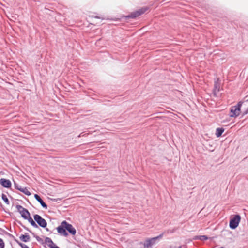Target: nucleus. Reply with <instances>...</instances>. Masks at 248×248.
<instances>
[{
    "instance_id": "f257e3e1",
    "label": "nucleus",
    "mask_w": 248,
    "mask_h": 248,
    "mask_svg": "<svg viewBox=\"0 0 248 248\" xmlns=\"http://www.w3.org/2000/svg\"><path fill=\"white\" fill-rule=\"evenodd\" d=\"M242 105V102H239L236 105L231 107L230 114L231 117H236L240 115Z\"/></svg>"
},
{
    "instance_id": "f03ea898",
    "label": "nucleus",
    "mask_w": 248,
    "mask_h": 248,
    "mask_svg": "<svg viewBox=\"0 0 248 248\" xmlns=\"http://www.w3.org/2000/svg\"><path fill=\"white\" fill-rule=\"evenodd\" d=\"M241 217L239 215H235L233 218L231 219L229 223L230 228L232 229H236L240 221Z\"/></svg>"
},
{
    "instance_id": "7ed1b4c3",
    "label": "nucleus",
    "mask_w": 248,
    "mask_h": 248,
    "mask_svg": "<svg viewBox=\"0 0 248 248\" xmlns=\"http://www.w3.org/2000/svg\"><path fill=\"white\" fill-rule=\"evenodd\" d=\"M149 8L150 7L148 6H143L131 12L126 16H141L146 13V11L149 10Z\"/></svg>"
},
{
    "instance_id": "20e7f679",
    "label": "nucleus",
    "mask_w": 248,
    "mask_h": 248,
    "mask_svg": "<svg viewBox=\"0 0 248 248\" xmlns=\"http://www.w3.org/2000/svg\"><path fill=\"white\" fill-rule=\"evenodd\" d=\"M16 209L20 213L22 217L25 219H27L30 217V214L28 210L22 207L21 205H16Z\"/></svg>"
},
{
    "instance_id": "39448f33",
    "label": "nucleus",
    "mask_w": 248,
    "mask_h": 248,
    "mask_svg": "<svg viewBox=\"0 0 248 248\" xmlns=\"http://www.w3.org/2000/svg\"><path fill=\"white\" fill-rule=\"evenodd\" d=\"M34 219L37 222L38 224L41 227H46L47 222L46 220L37 214L35 215L34 216Z\"/></svg>"
},
{
    "instance_id": "423d86ee",
    "label": "nucleus",
    "mask_w": 248,
    "mask_h": 248,
    "mask_svg": "<svg viewBox=\"0 0 248 248\" xmlns=\"http://www.w3.org/2000/svg\"><path fill=\"white\" fill-rule=\"evenodd\" d=\"M66 224V221H63L61 223V225L58 226L57 228L58 232L62 235L64 236H67L68 235L67 232H66V229L65 228V225Z\"/></svg>"
},
{
    "instance_id": "0eeeda50",
    "label": "nucleus",
    "mask_w": 248,
    "mask_h": 248,
    "mask_svg": "<svg viewBox=\"0 0 248 248\" xmlns=\"http://www.w3.org/2000/svg\"><path fill=\"white\" fill-rule=\"evenodd\" d=\"M64 225L66 230H67L72 235H75L76 234V231L71 224L68 223L66 221V224Z\"/></svg>"
},
{
    "instance_id": "6e6552de",
    "label": "nucleus",
    "mask_w": 248,
    "mask_h": 248,
    "mask_svg": "<svg viewBox=\"0 0 248 248\" xmlns=\"http://www.w3.org/2000/svg\"><path fill=\"white\" fill-rule=\"evenodd\" d=\"M0 184L4 187L10 188L11 186V183L9 180L1 178L0 180Z\"/></svg>"
},
{
    "instance_id": "1a4fd4ad",
    "label": "nucleus",
    "mask_w": 248,
    "mask_h": 248,
    "mask_svg": "<svg viewBox=\"0 0 248 248\" xmlns=\"http://www.w3.org/2000/svg\"><path fill=\"white\" fill-rule=\"evenodd\" d=\"M34 197L35 199L41 204L43 207L46 209L47 207V205L44 202V201L42 200L40 197L37 194L34 195Z\"/></svg>"
},
{
    "instance_id": "9d476101",
    "label": "nucleus",
    "mask_w": 248,
    "mask_h": 248,
    "mask_svg": "<svg viewBox=\"0 0 248 248\" xmlns=\"http://www.w3.org/2000/svg\"><path fill=\"white\" fill-rule=\"evenodd\" d=\"M163 235V233H161V234H160L159 235H158L157 237H155L151 238H150V239H148V240H149V241H150L151 242V244L153 246V245L155 244L156 241L157 240L162 238Z\"/></svg>"
},
{
    "instance_id": "9b49d317",
    "label": "nucleus",
    "mask_w": 248,
    "mask_h": 248,
    "mask_svg": "<svg viewBox=\"0 0 248 248\" xmlns=\"http://www.w3.org/2000/svg\"><path fill=\"white\" fill-rule=\"evenodd\" d=\"M224 131V129L223 128H222V127L221 128H217L216 129V133H215L216 136L217 137H220Z\"/></svg>"
},
{
    "instance_id": "f8f14e48",
    "label": "nucleus",
    "mask_w": 248,
    "mask_h": 248,
    "mask_svg": "<svg viewBox=\"0 0 248 248\" xmlns=\"http://www.w3.org/2000/svg\"><path fill=\"white\" fill-rule=\"evenodd\" d=\"M45 242L49 247L50 248L55 245V244L53 243L51 238L49 237H46L45 239Z\"/></svg>"
},
{
    "instance_id": "ddd939ff",
    "label": "nucleus",
    "mask_w": 248,
    "mask_h": 248,
    "mask_svg": "<svg viewBox=\"0 0 248 248\" xmlns=\"http://www.w3.org/2000/svg\"><path fill=\"white\" fill-rule=\"evenodd\" d=\"M20 239L24 242H29L30 240V237L29 235L22 234L20 237Z\"/></svg>"
},
{
    "instance_id": "4468645a",
    "label": "nucleus",
    "mask_w": 248,
    "mask_h": 248,
    "mask_svg": "<svg viewBox=\"0 0 248 248\" xmlns=\"http://www.w3.org/2000/svg\"><path fill=\"white\" fill-rule=\"evenodd\" d=\"M194 239L205 241L208 240V237L206 235H197L195 237Z\"/></svg>"
},
{
    "instance_id": "2eb2a0df",
    "label": "nucleus",
    "mask_w": 248,
    "mask_h": 248,
    "mask_svg": "<svg viewBox=\"0 0 248 248\" xmlns=\"http://www.w3.org/2000/svg\"><path fill=\"white\" fill-rule=\"evenodd\" d=\"M28 221L31 223V224L35 228H38L37 224L34 222V221L32 219V218L30 217L28 218L27 219Z\"/></svg>"
},
{
    "instance_id": "dca6fc26",
    "label": "nucleus",
    "mask_w": 248,
    "mask_h": 248,
    "mask_svg": "<svg viewBox=\"0 0 248 248\" xmlns=\"http://www.w3.org/2000/svg\"><path fill=\"white\" fill-rule=\"evenodd\" d=\"M102 19H107V20H114V21H117L121 19L120 18H117L114 17L113 18L112 16H105L104 17H103Z\"/></svg>"
},
{
    "instance_id": "f3484780",
    "label": "nucleus",
    "mask_w": 248,
    "mask_h": 248,
    "mask_svg": "<svg viewBox=\"0 0 248 248\" xmlns=\"http://www.w3.org/2000/svg\"><path fill=\"white\" fill-rule=\"evenodd\" d=\"M144 248H152V245L148 239H147L144 243Z\"/></svg>"
},
{
    "instance_id": "a211bd4d",
    "label": "nucleus",
    "mask_w": 248,
    "mask_h": 248,
    "mask_svg": "<svg viewBox=\"0 0 248 248\" xmlns=\"http://www.w3.org/2000/svg\"><path fill=\"white\" fill-rule=\"evenodd\" d=\"M19 190L22 192L26 195L29 196L31 195V193L29 192V191L28 190V189L26 187H24L23 188H20V189H19Z\"/></svg>"
},
{
    "instance_id": "6ab92c4d",
    "label": "nucleus",
    "mask_w": 248,
    "mask_h": 248,
    "mask_svg": "<svg viewBox=\"0 0 248 248\" xmlns=\"http://www.w3.org/2000/svg\"><path fill=\"white\" fill-rule=\"evenodd\" d=\"M2 199L4 201V202H5V203H6L7 204H9V201L6 195H5L4 194H2Z\"/></svg>"
},
{
    "instance_id": "aec40b11",
    "label": "nucleus",
    "mask_w": 248,
    "mask_h": 248,
    "mask_svg": "<svg viewBox=\"0 0 248 248\" xmlns=\"http://www.w3.org/2000/svg\"><path fill=\"white\" fill-rule=\"evenodd\" d=\"M214 90H217V91H219V84H218L217 81L215 82Z\"/></svg>"
},
{
    "instance_id": "412c9836",
    "label": "nucleus",
    "mask_w": 248,
    "mask_h": 248,
    "mask_svg": "<svg viewBox=\"0 0 248 248\" xmlns=\"http://www.w3.org/2000/svg\"><path fill=\"white\" fill-rule=\"evenodd\" d=\"M4 248V243L3 240L0 238V248Z\"/></svg>"
},
{
    "instance_id": "4be33fe9",
    "label": "nucleus",
    "mask_w": 248,
    "mask_h": 248,
    "mask_svg": "<svg viewBox=\"0 0 248 248\" xmlns=\"http://www.w3.org/2000/svg\"><path fill=\"white\" fill-rule=\"evenodd\" d=\"M18 245L22 248H29L28 246H27L26 245L24 244L21 243H18Z\"/></svg>"
},
{
    "instance_id": "5701e85b",
    "label": "nucleus",
    "mask_w": 248,
    "mask_h": 248,
    "mask_svg": "<svg viewBox=\"0 0 248 248\" xmlns=\"http://www.w3.org/2000/svg\"><path fill=\"white\" fill-rule=\"evenodd\" d=\"M137 16H122V17H124L125 18V19H129V18H133V19H135L137 17Z\"/></svg>"
},
{
    "instance_id": "b1692460",
    "label": "nucleus",
    "mask_w": 248,
    "mask_h": 248,
    "mask_svg": "<svg viewBox=\"0 0 248 248\" xmlns=\"http://www.w3.org/2000/svg\"><path fill=\"white\" fill-rule=\"evenodd\" d=\"M248 113V107L247 108L246 110L243 112V115H245Z\"/></svg>"
},
{
    "instance_id": "393cba45",
    "label": "nucleus",
    "mask_w": 248,
    "mask_h": 248,
    "mask_svg": "<svg viewBox=\"0 0 248 248\" xmlns=\"http://www.w3.org/2000/svg\"><path fill=\"white\" fill-rule=\"evenodd\" d=\"M15 188L18 189H20V188H22L21 186L19 187L17 185H16V184H15Z\"/></svg>"
},
{
    "instance_id": "a878e982",
    "label": "nucleus",
    "mask_w": 248,
    "mask_h": 248,
    "mask_svg": "<svg viewBox=\"0 0 248 248\" xmlns=\"http://www.w3.org/2000/svg\"><path fill=\"white\" fill-rule=\"evenodd\" d=\"M98 154H96L95 156H94V160L97 159L99 157Z\"/></svg>"
},
{
    "instance_id": "bb28decb",
    "label": "nucleus",
    "mask_w": 248,
    "mask_h": 248,
    "mask_svg": "<svg viewBox=\"0 0 248 248\" xmlns=\"http://www.w3.org/2000/svg\"><path fill=\"white\" fill-rule=\"evenodd\" d=\"M93 146H94V149H97V148H101V147H98V146H95V145L94 144L93 145Z\"/></svg>"
},
{
    "instance_id": "cd10ccee",
    "label": "nucleus",
    "mask_w": 248,
    "mask_h": 248,
    "mask_svg": "<svg viewBox=\"0 0 248 248\" xmlns=\"http://www.w3.org/2000/svg\"><path fill=\"white\" fill-rule=\"evenodd\" d=\"M51 248H59L58 246H56L55 245L52 246Z\"/></svg>"
},
{
    "instance_id": "c85d7f7f",
    "label": "nucleus",
    "mask_w": 248,
    "mask_h": 248,
    "mask_svg": "<svg viewBox=\"0 0 248 248\" xmlns=\"http://www.w3.org/2000/svg\"><path fill=\"white\" fill-rule=\"evenodd\" d=\"M94 17L95 18H97V19H100V16H94Z\"/></svg>"
},
{
    "instance_id": "c756f323",
    "label": "nucleus",
    "mask_w": 248,
    "mask_h": 248,
    "mask_svg": "<svg viewBox=\"0 0 248 248\" xmlns=\"http://www.w3.org/2000/svg\"><path fill=\"white\" fill-rule=\"evenodd\" d=\"M48 14V15H51V13H49V14Z\"/></svg>"
},
{
    "instance_id": "7c9ffc66",
    "label": "nucleus",
    "mask_w": 248,
    "mask_h": 248,
    "mask_svg": "<svg viewBox=\"0 0 248 248\" xmlns=\"http://www.w3.org/2000/svg\"><path fill=\"white\" fill-rule=\"evenodd\" d=\"M121 16H125V15H124V14H123V15H122Z\"/></svg>"
}]
</instances>
